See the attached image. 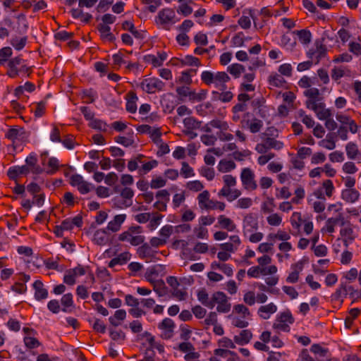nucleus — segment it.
Returning <instances> with one entry per match:
<instances>
[{"instance_id": "nucleus-1", "label": "nucleus", "mask_w": 361, "mask_h": 361, "mask_svg": "<svg viewBox=\"0 0 361 361\" xmlns=\"http://www.w3.org/2000/svg\"><path fill=\"white\" fill-rule=\"evenodd\" d=\"M255 173L250 168H244L240 173V180L246 190L252 191L257 189V184L255 180Z\"/></svg>"}, {"instance_id": "nucleus-2", "label": "nucleus", "mask_w": 361, "mask_h": 361, "mask_svg": "<svg viewBox=\"0 0 361 361\" xmlns=\"http://www.w3.org/2000/svg\"><path fill=\"white\" fill-rule=\"evenodd\" d=\"M214 307L217 304L216 310L219 312L226 313L231 310V304L228 302V298L223 292H216L212 295Z\"/></svg>"}, {"instance_id": "nucleus-3", "label": "nucleus", "mask_w": 361, "mask_h": 361, "mask_svg": "<svg viewBox=\"0 0 361 361\" xmlns=\"http://www.w3.org/2000/svg\"><path fill=\"white\" fill-rule=\"evenodd\" d=\"M140 86L144 91L149 94H153L156 91L162 90L164 83L158 78H148L143 80Z\"/></svg>"}, {"instance_id": "nucleus-4", "label": "nucleus", "mask_w": 361, "mask_h": 361, "mask_svg": "<svg viewBox=\"0 0 361 361\" xmlns=\"http://www.w3.org/2000/svg\"><path fill=\"white\" fill-rule=\"evenodd\" d=\"M70 184L77 187L78 191L82 194H86L91 190V184L84 180L79 174H74L71 177Z\"/></svg>"}, {"instance_id": "nucleus-5", "label": "nucleus", "mask_w": 361, "mask_h": 361, "mask_svg": "<svg viewBox=\"0 0 361 361\" xmlns=\"http://www.w3.org/2000/svg\"><path fill=\"white\" fill-rule=\"evenodd\" d=\"M175 327L174 322L169 318L164 319L159 324V328L162 331L161 337L164 339L171 338Z\"/></svg>"}, {"instance_id": "nucleus-6", "label": "nucleus", "mask_w": 361, "mask_h": 361, "mask_svg": "<svg viewBox=\"0 0 361 361\" xmlns=\"http://www.w3.org/2000/svg\"><path fill=\"white\" fill-rule=\"evenodd\" d=\"M306 260H301L291 265L292 271L286 279L288 283H294L298 281L299 274L302 271Z\"/></svg>"}, {"instance_id": "nucleus-7", "label": "nucleus", "mask_w": 361, "mask_h": 361, "mask_svg": "<svg viewBox=\"0 0 361 361\" xmlns=\"http://www.w3.org/2000/svg\"><path fill=\"white\" fill-rule=\"evenodd\" d=\"M118 240L121 241H128L132 245L137 246L144 242L145 237L139 235H133V234L125 231L119 235Z\"/></svg>"}, {"instance_id": "nucleus-8", "label": "nucleus", "mask_w": 361, "mask_h": 361, "mask_svg": "<svg viewBox=\"0 0 361 361\" xmlns=\"http://www.w3.org/2000/svg\"><path fill=\"white\" fill-rule=\"evenodd\" d=\"M134 195L133 190L128 187L124 188L121 191V197L124 199L122 201V205H117V208L121 209L123 207H129L132 205V198Z\"/></svg>"}, {"instance_id": "nucleus-9", "label": "nucleus", "mask_w": 361, "mask_h": 361, "mask_svg": "<svg viewBox=\"0 0 361 361\" xmlns=\"http://www.w3.org/2000/svg\"><path fill=\"white\" fill-rule=\"evenodd\" d=\"M126 219V214H118L116 215L114 219L109 222L107 229L112 232H117L120 230L122 224Z\"/></svg>"}, {"instance_id": "nucleus-10", "label": "nucleus", "mask_w": 361, "mask_h": 361, "mask_svg": "<svg viewBox=\"0 0 361 361\" xmlns=\"http://www.w3.org/2000/svg\"><path fill=\"white\" fill-rule=\"evenodd\" d=\"M33 288L35 289V297L36 300H41L47 298L48 291L44 288V284L41 281H36L33 284Z\"/></svg>"}, {"instance_id": "nucleus-11", "label": "nucleus", "mask_w": 361, "mask_h": 361, "mask_svg": "<svg viewBox=\"0 0 361 361\" xmlns=\"http://www.w3.org/2000/svg\"><path fill=\"white\" fill-rule=\"evenodd\" d=\"M345 151L348 157L350 159H361V154L358 149L357 145L354 142H348L345 146Z\"/></svg>"}, {"instance_id": "nucleus-12", "label": "nucleus", "mask_w": 361, "mask_h": 361, "mask_svg": "<svg viewBox=\"0 0 361 361\" xmlns=\"http://www.w3.org/2000/svg\"><path fill=\"white\" fill-rule=\"evenodd\" d=\"M30 172V169L27 166H13L11 167L8 172L7 175L8 176L13 180H15L18 176L22 175V174H27Z\"/></svg>"}, {"instance_id": "nucleus-13", "label": "nucleus", "mask_w": 361, "mask_h": 361, "mask_svg": "<svg viewBox=\"0 0 361 361\" xmlns=\"http://www.w3.org/2000/svg\"><path fill=\"white\" fill-rule=\"evenodd\" d=\"M340 224L341 226H344V218L341 214H339L338 216L335 218H329L326 222V230L327 232L331 233L334 232V227Z\"/></svg>"}, {"instance_id": "nucleus-14", "label": "nucleus", "mask_w": 361, "mask_h": 361, "mask_svg": "<svg viewBox=\"0 0 361 361\" xmlns=\"http://www.w3.org/2000/svg\"><path fill=\"white\" fill-rule=\"evenodd\" d=\"M218 195L225 197L228 201L232 202L240 196L241 192L238 189H221Z\"/></svg>"}, {"instance_id": "nucleus-15", "label": "nucleus", "mask_w": 361, "mask_h": 361, "mask_svg": "<svg viewBox=\"0 0 361 361\" xmlns=\"http://www.w3.org/2000/svg\"><path fill=\"white\" fill-rule=\"evenodd\" d=\"M175 13L171 8H164L159 12L158 18L161 24L167 23L172 20Z\"/></svg>"}, {"instance_id": "nucleus-16", "label": "nucleus", "mask_w": 361, "mask_h": 361, "mask_svg": "<svg viewBox=\"0 0 361 361\" xmlns=\"http://www.w3.org/2000/svg\"><path fill=\"white\" fill-rule=\"evenodd\" d=\"M252 334L250 330H242L239 335L234 336V341L238 345H244L250 342Z\"/></svg>"}, {"instance_id": "nucleus-17", "label": "nucleus", "mask_w": 361, "mask_h": 361, "mask_svg": "<svg viewBox=\"0 0 361 361\" xmlns=\"http://www.w3.org/2000/svg\"><path fill=\"white\" fill-rule=\"evenodd\" d=\"M341 235L343 238V243L345 247H348L349 243H351L355 236L351 227L345 226L340 231Z\"/></svg>"}, {"instance_id": "nucleus-18", "label": "nucleus", "mask_w": 361, "mask_h": 361, "mask_svg": "<svg viewBox=\"0 0 361 361\" xmlns=\"http://www.w3.org/2000/svg\"><path fill=\"white\" fill-rule=\"evenodd\" d=\"M276 306L271 302L268 305L261 306L258 312L261 317L264 319H267L269 318V314L276 312Z\"/></svg>"}, {"instance_id": "nucleus-19", "label": "nucleus", "mask_w": 361, "mask_h": 361, "mask_svg": "<svg viewBox=\"0 0 361 361\" xmlns=\"http://www.w3.org/2000/svg\"><path fill=\"white\" fill-rule=\"evenodd\" d=\"M342 198L348 202H355L358 200L360 193L355 189H345L342 192Z\"/></svg>"}, {"instance_id": "nucleus-20", "label": "nucleus", "mask_w": 361, "mask_h": 361, "mask_svg": "<svg viewBox=\"0 0 361 361\" xmlns=\"http://www.w3.org/2000/svg\"><path fill=\"white\" fill-rule=\"evenodd\" d=\"M26 132L23 128H12L6 134V137L13 141L19 138L23 139L26 137Z\"/></svg>"}, {"instance_id": "nucleus-21", "label": "nucleus", "mask_w": 361, "mask_h": 361, "mask_svg": "<svg viewBox=\"0 0 361 361\" xmlns=\"http://www.w3.org/2000/svg\"><path fill=\"white\" fill-rule=\"evenodd\" d=\"M93 240L99 245H106L109 241V237L106 231L104 229H99L94 234Z\"/></svg>"}, {"instance_id": "nucleus-22", "label": "nucleus", "mask_w": 361, "mask_h": 361, "mask_svg": "<svg viewBox=\"0 0 361 361\" xmlns=\"http://www.w3.org/2000/svg\"><path fill=\"white\" fill-rule=\"evenodd\" d=\"M131 255L128 252L121 253L117 257L113 258L109 263V267H114L116 264H123L130 260Z\"/></svg>"}, {"instance_id": "nucleus-23", "label": "nucleus", "mask_w": 361, "mask_h": 361, "mask_svg": "<svg viewBox=\"0 0 361 361\" xmlns=\"http://www.w3.org/2000/svg\"><path fill=\"white\" fill-rule=\"evenodd\" d=\"M197 298L203 305L211 309L214 307L212 298L211 299L209 298L208 293L205 289L202 288L198 291Z\"/></svg>"}, {"instance_id": "nucleus-24", "label": "nucleus", "mask_w": 361, "mask_h": 361, "mask_svg": "<svg viewBox=\"0 0 361 361\" xmlns=\"http://www.w3.org/2000/svg\"><path fill=\"white\" fill-rule=\"evenodd\" d=\"M215 73L216 87H221V90H225L226 82L230 80V77L226 72H216Z\"/></svg>"}, {"instance_id": "nucleus-25", "label": "nucleus", "mask_w": 361, "mask_h": 361, "mask_svg": "<svg viewBox=\"0 0 361 361\" xmlns=\"http://www.w3.org/2000/svg\"><path fill=\"white\" fill-rule=\"evenodd\" d=\"M218 223L221 228L226 229L228 231L235 230L236 227L233 221L231 219L226 217L224 215H220L218 217Z\"/></svg>"}, {"instance_id": "nucleus-26", "label": "nucleus", "mask_w": 361, "mask_h": 361, "mask_svg": "<svg viewBox=\"0 0 361 361\" xmlns=\"http://www.w3.org/2000/svg\"><path fill=\"white\" fill-rule=\"evenodd\" d=\"M137 254L141 258H152L154 255V252L147 243L142 244L137 248Z\"/></svg>"}, {"instance_id": "nucleus-27", "label": "nucleus", "mask_w": 361, "mask_h": 361, "mask_svg": "<svg viewBox=\"0 0 361 361\" xmlns=\"http://www.w3.org/2000/svg\"><path fill=\"white\" fill-rule=\"evenodd\" d=\"M137 97L135 93L130 92L128 94V101L126 103V110L130 113H135L137 110L136 101Z\"/></svg>"}, {"instance_id": "nucleus-28", "label": "nucleus", "mask_w": 361, "mask_h": 361, "mask_svg": "<svg viewBox=\"0 0 361 361\" xmlns=\"http://www.w3.org/2000/svg\"><path fill=\"white\" fill-rule=\"evenodd\" d=\"M317 114V117L320 120H324L329 117H331V111L325 108V105L322 102H319L317 109L314 111Z\"/></svg>"}, {"instance_id": "nucleus-29", "label": "nucleus", "mask_w": 361, "mask_h": 361, "mask_svg": "<svg viewBox=\"0 0 361 361\" xmlns=\"http://www.w3.org/2000/svg\"><path fill=\"white\" fill-rule=\"evenodd\" d=\"M264 142L265 143L267 148L268 150L271 149H274L276 150H280L283 147V143L279 140H276L273 137H267L264 140Z\"/></svg>"}, {"instance_id": "nucleus-30", "label": "nucleus", "mask_w": 361, "mask_h": 361, "mask_svg": "<svg viewBox=\"0 0 361 361\" xmlns=\"http://www.w3.org/2000/svg\"><path fill=\"white\" fill-rule=\"evenodd\" d=\"M269 82L271 86L280 87L285 85L286 80L281 75L274 73L269 76Z\"/></svg>"}, {"instance_id": "nucleus-31", "label": "nucleus", "mask_w": 361, "mask_h": 361, "mask_svg": "<svg viewBox=\"0 0 361 361\" xmlns=\"http://www.w3.org/2000/svg\"><path fill=\"white\" fill-rule=\"evenodd\" d=\"M235 168V164L233 161L226 159L221 160L218 165V170L222 173L231 171Z\"/></svg>"}, {"instance_id": "nucleus-32", "label": "nucleus", "mask_w": 361, "mask_h": 361, "mask_svg": "<svg viewBox=\"0 0 361 361\" xmlns=\"http://www.w3.org/2000/svg\"><path fill=\"white\" fill-rule=\"evenodd\" d=\"M350 71L346 68L335 67L331 72V78L334 80H338L344 75H350Z\"/></svg>"}, {"instance_id": "nucleus-33", "label": "nucleus", "mask_w": 361, "mask_h": 361, "mask_svg": "<svg viewBox=\"0 0 361 361\" xmlns=\"http://www.w3.org/2000/svg\"><path fill=\"white\" fill-rule=\"evenodd\" d=\"M98 30L101 34V37L103 39H106L109 41H113L114 39V37L112 33L110 32V27L105 24H99L98 25Z\"/></svg>"}, {"instance_id": "nucleus-34", "label": "nucleus", "mask_w": 361, "mask_h": 361, "mask_svg": "<svg viewBox=\"0 0 361 361\" xmlns=\"http://www.w3.org/2000/svg\"><path fill=\"white\" fill-rule=\"evenodd\" d=\"M201 80L207 85H214L216 86L215 73L205 71L202 73Z\"/></svg>"}, {"instance_id": "nucleus-35", "label": "nucleus", "mask_w": 361, "mask_h": 361, "mask_svg": "<svg viewBox=\"0 0 361 361\" xmlns=\"http://www.w3.org/2000/svg\"><path fill=\"white\" fill-rule=\"evenodd\" d=\"M212 94L216 96V99L224 103L231 102L233 97V94L231 91H224L221 93L214 91Z\"/></svg>"}, {"instance_id": "nucleus-36", "label": "nucleus", "mask_w": 361, "mask_h": 361, "mask_svg": "<svg viewBox=\"0 0 361 361\" xmlns=\"http://www.w3.org/2000/svg\"><path fill=\"white\" fill-rule=\"evenodd\" d=\"M153 289L160 297L164 296L167 293V288L162 280H158L157 282H154Z\"/></svg>"}, {"instance_id": "nucleus-37", "label": "nucleus", "mask_w": 361, "mask_h": 361, "mask_svg": "<svg viewBox=\"0 0 361 361\" xmlns=\"http://www.w3.org/2000/svg\"><path fill=\"white\" fill-rule=\"evenodd\" d=\"M228 71L235 78H239L242 73L245 72V68L239 63H234L228 67Z\"/></svg>"}, {"instance_id": "nucleus-38", "label": "nucleus", "mask_w": 361, "mask_h": 361, "mask_svg": "<svg viewBox=\"0 0 361 361\" xmlns=\"http://www.w3.org/2000/svg\"><path fill=\"white\" fill-rule=\"evenodd\" d=\"M293 33L296 34L299 37L300 40L303 44H307L311 42L312 35L309 30H296V31H294Z\"/></svg>"}, {"instance_id": "nucleus-39", "label": "nucleus", "mask_w": 361, "mask_h": 361, "mask_svg": "<svg viewBox=\"0 0 361 361\" xmlns=\"http://www.w3.org/2000/svg\"><path fill=\"white\" fill-rule=\"evenodd\" d=\"M184 126L186 129H198L201 126V121H197L192 117H188L183 120Z\"/></svg>"}, {"instance_id": "nucleus-40", "label": "nucleus", "mask_w": 361, "mask_h": 361, "mask_svg": "<svg viewBox=\"0 0 361 361\" xmlns=\"http://www.w3.org/2000/svg\"><path fill=\"white\" fill-rule=\"evenodd\" d=\"M61 304L63 306L62 308V310L63 312H69L68 310L69 307H73V295L71 293H67L65 294L61 300Z\"/></svg>"}, {"instance_id": "nucleus-41", "label": "nucleus", "mask_w": 361, "mask_h": 361, "mask_svg": "<svg viewBox=\"0 0 361 361\" xmlns=\"http://www.w3.org/2000/svg\"><path fill=\"white\" fill-rule=\"evenodd\" d=\"M315 45V50L313 51L311 54H317V58H322L324 57L326 52V47L324 44H322V42L319 40H317L314 43Z\"/></svg>"}, {"instance_id": "nucleus-42", "label": "nucleus", "mask_w": 361, "mask_h": 361, "mask_svg": "<svg viewBox=\"0 0 361 361\" xmlns=\"http://www.w3.org/2000/svg\"><path fill=\"white\" fill-rule=\"evenodd\" d=\"M198 203L200 205V207L202 209H204V205H207L209 201H212V200H209V193L207 190H204L200 193L197 197Z\"/></svg>"}, {"instance_id": "nucleus-43", "label": "nucleus", "mask_w": 361, "mask_h": 361, "mask_svg": "<svg viewBox=\"0 0 361 361\" xmlns=\"http://www.w3.org/2000/svg\"><path fill=\"white\" fill-rule=\"evenodd\" d=\"M244 228H250L252 229L257 228V221L256 219L251 214H248L245 216L244 220Z\"/></svg>"}, {"instance_id": "nucleus-44", "label": "nucleus", "mask_w": 361, "mask_h": 361, "mask_svg": "<svg viewBox=\"0 0 361 361\" xmlns=\"http://www.w3.org/2000/svg\"><path fill=\"white\" fill-rule=\"evenodd\" d=\"M222 179L224 186L221 189H230L237 183L236 178L231 175H224Z\"/></svg>"}, {"instance_id": "nucleus-45", "label": "nucleus", "mask_w": 361, "mask_h": 361, "mask_svg": "<svg viewBox=\"0 0 361 361\" xmlns=\"http://www.w3.org/2000/svg\"><path fill=\"white\" fill-rule=\"evenodd\" d=\"M263 126V122L257 118H253L249 124V129L251 133H256L260 131Z\"/></svg>"}, {"instance_id": "nucleus-46", "label": "nucleus", "mask_w": 361, "mask_h": 361, "mask_svg": "<svg viewBox=\"0 0 361 361\" xmlns=\"http://www.w3.org/2000/svg\"><path fill=\"white\" fill-rule=\"evenodd\" d=\"M18 19V30L19 33H24L27 29V23L26 22V18L24 14H20L17 16Z\"/></svg>"}, {"instance_id": "nucleus-47", "label": "nucleus", "mask_w": 361, "mask_h": 361, "mask_svg": "<svg viewBox=\"0 0 361 361\" xmlns=\"http://www.w3.org/2000/svg\"><path fill=\"white\" fill-rule=\"evenodd\" d=\"M319 145L327 149H334L336 147V143L329 135H327L326 139L321 140Z\"/></svg>"}, {"instance_id": "nucleus-48", "label": "nucleus", "mask_w": 361, "mask_h": 361, "mask_svg": "<svg viewBox=\"0 0 361 361\" xmlns=\"http://www.w3.org/2000/svg\"><path fill=\"white\" fill-rule=\"evenodd\" d=\"M210 125L215 128H218L220 131L227 130L229 128L227 122L219 119H214L210 121Z\"/></svg>"}, {"instance_id": "nucleus-49", "label": "nucleus", "mask_w": 361, "mask_h": 361, "mask_svg": "<svg viewBox=\"0 0 361 361\" xmlns=\"http://www.w3.org/2000/svg\"><path fill=\"white\" fill-rule=\"evenodd\" d=\"M204 209H218L220 211H224L226 207V204L222 202L209 201L207 205H204Z\"/></svg>"}, {"instance_id": "nucleus-50", "label": "nucleus", "mask_w": 361, "mask_h": 361, "mask_svg": "<svg viewBox=\"0 0 361 361\" xmlns=\"http://www.w3.org/2000/svg\"><path fill=\"white\" fill-rule=\"evenodd\" d=\"M176 92L180 97V100L183 102L185 97L190 98L191 90L188 87L182 86L176 88Z\"/></svg>"}, {"instance_id": "nucleus-51", "label": "nucleus", "mask_w": 361, "mask_h": 361, "mask_svg": "<svg viewBox=\"0 0 361 361\" xmlns=\"http://www.w3.org/2000/svg\"><path fill=\"white\" fill-rule=\"evenodd\" d=\"M24 343L25 346L30 349L37 348L40 345V343L37 338L30 336L24 338Z\"/></svg>"}, {"instance_id": "nucleus-52", "label": "nucleus", "mask_w": 361, "mask_h": 361, "mask_svg": "<svg viewBox=\"0 0 361 361\" xmlns=\"http://www.w3.org/2000/svg\"><path fill=\"white\" fill-rule=\"evenodd\" d=\"M26 41H27L26 37H23L21 38L16 37L12 39L11 44L16 49L20 50L25 47V45L26 44Z\"/></svg>"}, {"instance_id": "nucleus-53", "label": "nucleus", "mask_w": 361, "mask_h": 361, "mask_svg": "<svg viewBox=\"0 0 361 361\" xmlns=\"http://www.w3.org/2000/svg\"><path fill=\"white\" fill-rule=\"evenodd\" d=\"M295 197L292 198L291 203L299 204L300 201L305 197V190L302 187L300 186L295 190Z\"/></svg>"}, {"instance_id": "nucleus-54", "label": "nucleus", "mask_w": 361, "mask_h": 361, "mask_svg": "<svg viewBox=\"0 0 361 361\" xmlns=\"http://www.w3.org/2000/svg\"><path fill=\"white\" fill-rule=\"evenodd\" d=\"M201 141L207 146L214 145L217 140L216 136L214 135H202L200 137Z\"/></svg>"}, {"instance_id": "nucleus-55", "label": "nucleus", "mask_w": 361, "mask_h": 361, "mask_svg": "<svg viewBox=\"0 0 361 361\" xmlns=\"http://www.w3.org/2000/svg\"><path fill=\"white\" fill-rule=\"evenodd\" d=\"M302 217L299 212H294L290 218V223L293 227L299 229L301 225Z\"/></svg>"}, {"instance_id": "nucleus-56", "label": "nucleus", "mask_w": 361, "mask_h": 361, "mask_svg": "<svg viewBox=\"0 0 361 361\" xmlns=\"http://www.w3.org/2000/svg\"><path fill=\"white\" fill-rule=\"evenodd\" d=\"M244 35L243 32H238L231 39L233 47H242L244 44Z\"/></svg>"}, {"instance_id": "nucleus-57", "label": "nucleus", "mask_w": 361, "mask_h": 361, "mask_svg": "<svg viewBox=\"0 0 361 361\" xmlns=\"http://www.w3.org/2000/svg\"><path fill=\"white\" fill-rule=\"evenodd\" d=\"M12 50L10 47H4L0 50V64L3 65L7 58L11 56Z\"/></svg>"}, {"instance_id": "nucleus-58", "label": "nucleus", "mask_w": 361, "mask_h": 361, "mask_svg": "<svg viewBox=\"0 0 361 361\" xmlns=\"http://www.w3.org/2000/svg\"><path fill=\"white\" fill-rule=\"evenodd\" d=\"M207 95V91L206 90H201L200 92L196 93L195 92L191 91L190 96V100L191 101H202L205 99Z\"/></svg>"}, {"instance_id": "nucleus-59", "label": "nucleus", "mask_w": 361, "mask_h": 361, "mask_svg": "<svg viewBox=\"0 0 361 361\" xmlns=\"http://www.w3.org/2000/svg\"><path fill=\"white\" fill-rule=\"evenodd\" d=\"M281 221L282 219L278 214H272L267 217V222L271 226H279Z\"/></svg>"}, {"instance_id": "nucleus-60", "label": "nucleus", "mask_w": 361, "mask_h": 361, "mask_svg": "<svg viewBox=\"0 0 361 361\" xmlns=\"http://www.w3.org/2000/svg\"><path fill=\"white\" fill-rule=\"evenodd\" d=\"M149 135L154 143L159 144V142H161V133L159 128H152L151 132L149 133Z\"/></svg>"}, {"instance_id": "nucleus-61", "label": "nucleus", "mask_w": 361, "mask_h": 361, "mask_svg": "<svg viewBox=\"0 0 361 361\" xmlns=\"http://www.w3.org/2000/svg\"><path fill=\"white\" fill-rule=\"evenodd\" d=\"M304 94L310 99H319V90L316 87L309 88L304 92Z\"/></svg>"}, {"instance_id": "nucleus-62", "label": "nucleus", "mask_w": 361, "mask_h": 361, "mask_svg": "<svg viewBox=\"0 0 361 361\" xmlns=\"http://www.w3.org/2000/svg\"><path fill=\"white\" fill-rule=\"evenodd\" d=\"M343 171L348 174H353L357 172V169L352 161L345 162L343 166Z\"/></svg>"}, {"instance_id": "nucleus-63", "label": "nucleus", "mask_w": 361, "mask_h": 361, "mask_svg": "<svg viewBox=\"0 0 361 361\" xmlns=\"http://www.w3.org/2000/svg\"><path fill=\"white\" fill-rule=\"evenodd\" d=\"M201 174L207 180H212L214 178L215 172L212 168L202 167L201 169Z\"/></svg>"}, {"instance_id": "nucleus-64", "label": "nucleus", "mask_w": 361, "mask_h": 361, "mask_svg": "<svg viewBox=\"0 0 361 361\" xmlns=\"http://www.w3.org/2000/svg\"><path fill=\"white\" fill-rule=\"evenodd\" d=\"M349 51L355 55H361V44L355 42H351L348 44Z\"/></svg>"}]
</instances>
